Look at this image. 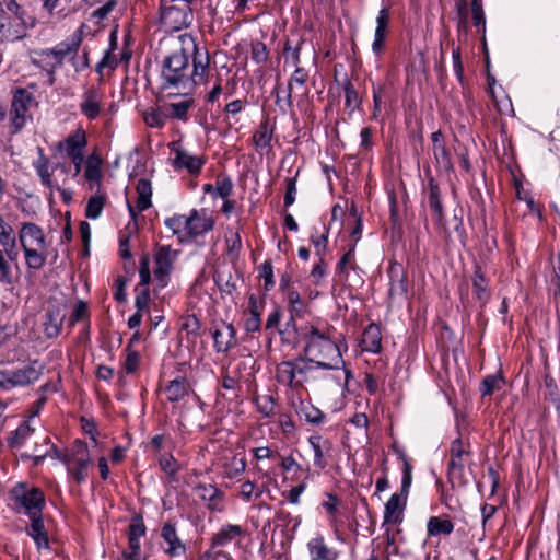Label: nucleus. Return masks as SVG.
Wrapping results in <instances>:
<instances>
[{
	"mask_svg": "<svg viewBox=\"0 0 560 560\" xmlns=\"http://www.w3.org/2000/svg\"><path fill=\"white\" fill-rule=\"evenodd\" d=\"M172 50L162 61L161 88L175 90V94L188 95L198 84L207 82L210 56L199 48L191 34L184 33L171 39Z\"/></svg>",
	"mask_w": 560,
	"mask_h": 560,
	"instance_id": "nucleus-1",
	"label": "nucleus"
},
{
	"mask_svg": "<svg viewBox=\"0 0 560 560\" xmlns=\"http://www.w3.org/2000/svg\"><path fill=\"white\" fill-rule=\"evenodd\" d=\"M299 338L304 342L303 353L325 371H343L345 386L351 372L345 369V361L337 343L331 339L328 329L320 330L313 324L306 323L299 329Z\"/></svg>",
	"mask_w": 560,
	"mask_h": 560,
	"instance_id": "nucleus-2",
	"label": "nucleus"
},
{
	"mask_svg": "<svg viewBox=\"0 0 560 560\" xmlns=\"http://www.w3.org/2000/svg\"><path fill=\"white\" fill-rule=\"evenodd\" d=\"M33 166L40 183L50 190V195H52L54 190H57L66 202L71 200L70 192L62 188L67 183L69 174V167L66 164L58 162L51 166L48 158L39 150V156L33 163Z\"/></svg>",
	"mask_w": 560,
	"mask_h": 560,
	"instance_id": "nucleus-3",
	"label": "nucleus"
},
{
	"mask_svg": "<svg viewBox=\"0 0 560 560\" xmlns=\"http://www.w3.org/2000/svg\"><path fill=\"white\" fill-rule=\"evenodd\" d=\"M400 458L404 463L401 494L394 493L385 504L384 523L387 524H397L401 521V513L412 482V466L404 453L400 454Z\"/></svg>",
	"mask_w": 560,
	"mask_h": 560,
	"instance_id": "nucleus-4",
	"label": "nucleus"
},
{
	"mask_svg": "<svg viewBox=\"0 0 560 560\" xmlns=\"http://www.w3.org/2000/svg\"><path fill=\"white\" fill-rule=\"evenodd\" d=\"M11 498L19 512L25 513L28 517L42 514L45 506V494L36 487L20 482L11 490Z\"/></svg>",
	"mask_w": 560,
	"mask_h": 560,
	"instance_id": "nucleus-5",
	"label": "nucleus"
},
{
	"mask_svg": "<svg viewBox=\"0 0 560 560\" xmlns=\"http://www.w3.org/2000/svg\"><path fill=\"white\" fill-rule=\"evenodd\" d=\"M428 205L433 212V217L438 228L440 229V232L444 235L445 238L451 237L452 229L458 234H462L463 222L459 218H457V215H454L448 224L444 222L443 206L441 202V190L438 183L432 177L429 179L428 184Z\"/></svg>",
	"mask_w": 560,
	"mask_h": 560,
	"instance_id": "nucleus-6",
	"label": "nucleus"
},
{
	"mask_svg": "<svg viewBox=\"0 0 560 560\" xmlns=\"http://www.w3.org/2000/svg\"><path fill=\"white\" fill-rule=\"evenodd\" d=\"M161 23L168 30L179 31L191 25L194 13L187 3L161 0Z\"/></svg>",
	"mask_w": 560,
	"mask_h": 560,
	"instance_id": "nucleus-7",
	"label": "nucleus"
},
{
	"mask_svg": "<svg viewBox=\"0 0 560 560\" xmlns=\"http://www.w3.org/2000/svg\"><path fill=\"white\" fill-rule=\"evenodd\" d=\"M468 452L460 439H455L450 447L448 480L453 487H463L468 483L465 472V457Z\"/></svg>",
	"mask_w": 560,
	"mask_h": 560,
	"instance_id": "nucleus-8",
	"label": "nucleus"
},
{
	"mask_svg": "<svg viewBox=\"0 0 560 560\" xmlns=\"http://www.w3.org/2000/svg\"><path fill=\"white\" fill-rule=\"evenodd\" d=\"M34 103L32 93L25 89H18L12 98L10 110V124L12 132H19L25 125L28 117V109Z\"/></svg>",
	"mask_w": 560,
	"mask_h": 560,
	"instance_id": "nucleus-9",
	"label": "nucleus"
},
{
	"mask_svg": "<svg viewBox=\"0 0 560 560\" xmlns=\"http://www.w3.org/2000/svg\"><path fill=\"white\" fill-rule=\"evenodd\" d=\"M82 43V30H77L68 39L60 42L54 48L44 49L40 56L44 59L52 58L51 69L59 68L68 56L75 55Z\"/></svg>",
	"mask_w": 560,
	"mask_h": 560,
	"instance_id": "nucleus-10",
	"label": "nucleus"
},
{
	"mask_svg": "<svg viewBox=\"0 0 560 560\" xmlns=\"http://www.w3.org/2000/svg\"><path fill=\"white\" fill-rule=\"evenodd\" d=\"M178 252L168 245L160 246L154 255L155 268L154 277L160 285L164 288L168 282V277L173 270Z\"/></svg>",
	"mask_w": 560,
	"mask_h": 560,
	"instance_id": "nucleus-11",
	"label": "nucleus"
},
{
	"mask_svg": "<svg viewBox=\"0 0 560 560\" xmlns=\"http://www.w3.org/2000/svg\"><path fill=\"white\" fill-rule=\"evenodd\" d=\"M388 275L390 280L388 301L390 304H401L408 295V282L404 268L399 264H393L388 269Z\"/></svg>",
	"mask_w": 560,
	"mask_h": 560,
	"instance_id": "nucleus-12",
	"label": "nucleus"
},
{
	"mask_svg": "<svg viewBox=\"0 0 560 560\" xmlns=\"http://www.w3.org/2000/svg\"><path fill=\"white\" fill-rule=\"evenodd\" d=\"M102 101L103 93L98 89L88 88L81 96V113L90 120L96 119L102 110Z\"/></svg>",
	"mask_w": 560,
	"mask_h": 560,
	"instance_id": "nucleus-13",
	"label": "nucleus"
},
{
	"mask_svg": "<svg viewBox=\"0 0 560 560\" xmlns=\"http://www.w3.org/2000/svg\"><path fill=\"white\" fill-rule=\"evenodd\" d=\"M214 221L208 215L205 209L190 210L188 214V235L189 238H195L203 235L213 229Z\"/></svg>",
	"mask_w": 560,
	"mask_h": 560,
	"instance_id": "nucleus-14",
	"label": "nucleus"
},
{
	"mask_svg": "<svg viewBox=\"0 0 560 560\" xmlns=\"http://www.w3.org/2000/svg\"><path fill=\"white\" fill-rule=\"evenodd\" d=\"M9 374L13 387L28 386L40 377L43 374V366L37 361H34L23 368L9 371Z\"/></svg>",
	"mask_w": 560,
	"mask_h": 560,
	"instance_id": "nucleus-15",
	"label": "nucleus"
},
{
	"mask_svg": "<svg viewBox=\"0 0 560 560\" xmlns=\"http://www.w3.org/2000/svg\"><path fill=\"white\" fill-rule=\"evenodd\" d=\"M293 362L296 370L300 387L310 381H318L320 378H325L319 374V370H322L320 366L311 361L310 358H307L304 353L303 355H300L293 360Z\"/></svg>",
	"mask_w": 560,
	"mask_h": 560,
	"instance_id": "nucleus-16",
	"label": "nucleus"
},
{
	"mask_svg": "<svg viewBox=\"0 0 560 560\" xmlns=\"http://www.w3.org/2000/svg\"><path fill=\"white\" fill-rule=\"evenodd\" d=\"M214 348L218 352H228L236 345V330L232 324L224 322L218 326L213 334Z\"/></svg>",
	"mask_w": 560,
	"mask_h": 560,
	"instance_id": "nucleus-17",
	"label": "nucleus"
},
{
	"mask_svg": "<svg viewBox=\"0 0 560 560\" xmlns=\"http://www.w3.org/2000/svg\"><path fill=\"white\" fill-rule=\"evenodd\" d=\"M86 147V135L83 129H77L73 133L58 143V149L68 158L81 155Z\"/></svg>",
	"mask_w": 560,
	"mask_h": 560,
	"instance_id": "nucleus-18",
	"label": "nucleus"
},
{
	"mask_svg": "<svg viewBox=\"0 0 560 560\" xmlns=\"http://www.w3.org/2000/svg\"><path fill=\"white\" fill-rule=\"evenodd\" d=\"M136 191L138 195L137 205L133 207L128 202V210L132 218L137 217V211L142 212L151 207L152 186L150 180L140 178L136 185Z\"/></svg>",
	"mask_w": 560,
	"mask_h": 560,
	"instance_id": "nucleus-19",
	"label": "nucleus"
},
{
	"mask_svg": "<svg viewBox=\"0 0 560 560\" xmlns=\"http://www.w3.org/2000/svg\"><path fill=\"white\" fill-rule=\"evenodd\" d=\"M197 495L206 502L207 508L211 511L223 510V492L214 485L200 483L196 488Z\"/></svg>",
	"mask_w": 560,
	"mask_h": 560,
	"instance_id": "nucleus-20",
	"label": "nucleus"
},
{
	"mask_svg": "<svg viewBox=\"0 0 560 560\" xmlns=\"http://www.w3.org/2000/svg\"><path fill=\"white\" fill-rule=\"evenodd\" d=\"M161 536L168 545V548L165 549V552L170 557H177L186 552V546L178 537L174 524L170 522L165 523L162 527Z\"/></svg>",
	"mask_w": 560,
	"mask_h": 560,
	"instance_id": "nucleus-21",
	"label": "nucleus"
},
{
	"mask_svg": "<svg viewBox=\"0 0 560 560\" xmlns=\"http://www.w3.org/2000/svg\"><path fill=\"white\" fill-rule=\"evenodd\" d=\"M307 78V72L303 68L298 67L294 70L289 80L288 93L285 95V102L288 106L292 105L293 94H295V96H305L307 94V88L305 85Z\"/></svg>",
	"mask_w": 560,
	"mask_h": 560,
	"instance_id": "nucleus-22",
	"label": "nucleus"
},
{
	"mask_svg": "<svg viewBox=\"0 0 560 560\" xmlns=\"http://www.w3.org/2000/svg\"><path fill=\"white\" fill-rule=\"evenodd\" d=\"M20 242L22 248L46 246L42 229L34 223L23 224L20 232Z\"/></svg>",
	"mask_w": 560,
	"mask_h": 560,
	"instance_id": "nucleus-23",
	"label": "nucleus"
},
{
	"mask_svg": "<svg viewBox=\"0 0 560 560\" xmlns=\"http://www.w3.org/2000/svg\"><path fill=\"white\" fill-rule=\"evenodd\" d=\"M389 25V10L383 8L380 10L376 16V28L374 34V40L372 43V50L375 54H380L383 50L384 40L386 38L387 28Z\"/></svg>",
	"mask_w": 560,
	"mask_h": 560,
	"instance_id": "nucleus-24",
	"label": "nucleus"
},
{
	"mask_svg": "<svg viewBox=\"0 0 560 560\" xmlns=\"http://www.w3.org/2000/svg\"><path fill=\"white\" fill-rule=\"evenodd\" d=\"M276 380L278 383L291 388H301L293 360L282 361L277 365Z\"/></svg>",
	"mask_w": 560,
	"mask_h": 560,
	"instance_id": "nucleus-25",
	"label": "nucleus"
},
{
	"mask_svg": "<svg viewBox=\"0 0 560 560\" xmlns=\"http://www.w3.org/2000/svg\"><path fill=\"white\" fill-rule=\"evenodd\" d=\"M168 118L178 119L182 121L188 120V113L195 106V100L188 95L179 102L164 104Z\"/></svg>",
	"mask_w": 560,
	"mask_h": 560,
	"instance_id": "nucleus-26",
	"label": "nucleus"
},
{
	"mask_svg": "<svg viewBox=\"0 0 560 560\" xmlns=\"http://www.w3.org/2000/svg\"><path fill=\"white\" fill-rule=\"evenodd\" d=\"M244 533L243 527L240 525L225 524L215 535H213L211 546L212 548L224 547L235 538L242 537Z\"/></svg>",
	"mask_w": 560,
	"mask_h": 560,
	"instance_id": "nucleus-27",
	"label": "nucleus"
},
{
	"mask_svg": "<svg viewBox=\"0 0 560 560\" xmlns=\"http://www.w3.org/2000/svg\"><path fill=\"white\" fill-rule=\"evenodd\" d=\"M308 443L314 452V466L324 469L327 465L325 460V453L330 451L331 443L327 439H323L322 435H311Z\"/></svg>",
	"mask_w": 560,
	"mask_h": 560,
	"instance_id": "nucleus-28",
	"label": "nucleus"
},
{
	"mask_svg": "<svg viewBox=\"0 0 560 560\" xmlns=\"http://www.w3.org/2000/svg\"><path fill=\"white\" fill-rule=\"evenodd\" d=\"M362 349L368 352L376 353L382 348V335L380 328L371 324L369 325L363 334L361 340Z\"/></svg>",
	"mask_w": 560,
	"mask_h": 560,
	"instance_id": "nucleus-29",
	"label": "nucleus"
},
{
	"mask_svg": "<svg viewBox=\"0 0 560 560\" xmlns=\"http://www.w3.org/2000/svg\"><path fill=\"white\" fill-rule=\"evenodd\" d=\"M103 161L98 155H90L85 161L84 178L90 183V188L93 189V185H101L103 177L102 171Z\"/></svg>",
	"mask_w": 560,
	"mask_h": 560,
	"instance_id": "nucleus-30",
	"label": "nucleus"
},
{
	"mask_svg": "<svg viewBox=\"0 0 560 560\" xmlns=\"http://www.w3.org/2000/svg\"><path fill=\"white\" fill-rule=\"evenodd\" d=\"M275 127L268 119L260 121L258 128L253 136V142L257 150L270 149L271 139L273 136Z\"/></svg>",
	"mask_w": 560,
	"mask_h": 560,
	"instance_id": "nucleus-31",
	"label": "nucleus"
},
{
	"mask_svg": "<svg viewBox=\"0 0 560 560\" xmlns=\"http://www.w3.org/2000/svg\"><path fill=\"white\" fill-rule=\"evenodd\" d=\"M205 160L201 156L190 155L188 152L178 151L174 159V166L177 168H186L191 174L200 172Z\"/></svg>",
	"mask_w": 560,
	"mask_h": 560,
	"instance_id": "nucleus-32",
	"label": "nucleus"
},
{
	"mask_svg": "<svg viewBox=\"0 0 560 560\" xmlns=\"http://www.w3.org/2000/svg\"><path fill=\"white\" fill-rule=\"evenodd\" d=\"M190 386L186 378L177 377L165 386L164 393L166 395V399L171 402H176L182 400L185 396L188 395Z\"/></svg>",
	"mask_w": 560,
	"mask_h": 560,
	"instance_id": "nucleus-33",
	"label": "nucleus"
},
{
	"mask_svg": "<svg viewBox=\"0 0 560 560\" xmlns=\"http://www.w3.org/2000/svg\"><path fill=\"white\" fill-rule=\"evenodd\" d=\"M312 560H336L337 555L325 544L322 536L311 539L307 544Z\"/></svg>",
	"mask_w": 560,
	"mask_h": 560,
	"instance_id": "nucleus-34",
	"label": "nucleus"
},
{
	"mask_svg": "<svg viewBox=\"0 0 560 560\" xmlns=\"http://www.w3.org/2000/svg\"><path fill=\"white\" fill-rule=\"evenodd\" d=\"M30 518L32 521V524L30 528H27V534L34 539L38 548H48L49 539L44 526L42 514L35 515L34 517Z\"/></svg>",
	"mask_w": 560,
	"mask_h": 560,
	"instance_id": "nucleus-35",
	"label": "nucleus"
},
{
	"mask_svg": "<svg viewBox=\"0 0 560 560\" xmlns=\"http://www.w3.org/2000/svg\"><path fill=\"white\" fill-rule=\"evenodd\" d=\"M165 225L177 236L179 242H184L189 238L188 235V215L174 214L165 219Z\"/></svg>",
	"mask_w": 560,
	"mask_h": 560,
	"instance_id": "nucleus-36",
	"label": "nucleus"
},
{
	"mask_svg": "<svg viewBox=\"0 0 560 560\" xmlns=\"http://www.w3.org/2000/svg\"><path fill=\"white\" fill-rule=\"evenodd\" d=\"M472 288L474 294L476 298L483 304L490 298V292L488 288V281L485 278V275L481 271L480 266L476 265L475 272L472 277Z\"/></svg>",
	"mask_w": 560,
	"mask_h": 560,
	"instance_id": "nucleus-37",
	"label": "nucleus"
},
{
	"mask_svg": "<svg viewBox=\"0 0 560 560\" xmlns=\"http://www.w3.org/2000/svg\"><path fill=\"white\" fill-rule=\"evenodd\" d=\"M90 464L91 459L88 455L75 457L69 463L68 470L78 483L85 481Z\"/></svg>",
	"mask_w": 560,
	"mask_h": 560,
	"instance_id": "nucleus-38",
	"label": "nucleus"
},
{
	"mask_svg": "<svg viewBox=\"0 0 560 560\" xmlns=\"http://www.w3.org/2000/svg\"><path fill=\"white\" fill-rule=\"evenodd\" d=\"M454 530V524L448 518L431 516L427 523L429 536L450 535Z\"/></svg>",
	"mask_w": 560,
	"mask_h": 560,
	"instance_id": "nucleus-39",
	"label": "nucleus"
},
{
	"mask_svg": "<svg viewBox=\"0 0 560 560\" xmlns=\"http://www.w3.org/2000/svg\"><path fill=\"white\" fill-rule=\"evenodd\" d=\"M25 254V260L28 268L32 269H40L47 258V247L38 246V247H28L23 248Z\"/></svg>",
	"mask_w": 560,
	"mask_h": 560,
	"instance_id": "nucleus-40",
	"label": "nucleus"
},
{
	"mask_svg": "<svg viewBox=\"0 0 560 560\" xmlns=\"http://www.w3.org/2000/svg\"><path fill=\"white\" fill-rule=\"evenodd\" d=\"M34 429L31 428L26 421H24L14 431L10 432V435L7 438V443L11 448H19L32 435Z\"/></svg>",
	"mask_w": 560,
	"mask_h": 560,
	"instance_id": "nucleus-41",
	"label": "nucleus"
},
{
	"mask_svg": "<svg viewBox=\"0 0 560 560\" xmlns=\"http://www.w3.org/2000/svg\"><path fill=\"white\" fill-rule=\"evenodd\" d=\"M435 166L440 172L450 173L454 170L452 155L446 145L432 148Z\"/></svg>",
	"mask_w": 560,
	"mask_h": 560,
	"instance_id": "nucleus-42",
	"label": "nucleus"
},
{
	"mask_svg": "<svg viewBox=\"0 0 560 560\" xmlns=\"http://www.w3.org/2000/svg\"><path fill=\"white\" fill-rule=\"evenodd\" d=\"M260 325L261 319L257 301L254 295H250L248 303V317L245 320L244 328L247 332H256L260 329Z\"/></svg>",
	"mask_w": 560,
	"mask_h": 560,
	"instance_id": "nucleus-43",
	"label": "nucleus"
},
{
	"mask_svg": "<svg viewBox=\"0 0 560 560\" xmlns=\"http://www.w3.org/2000/svg\"><path fill=\"white\" fill-rule=\"evenodd\" d=\"M285 298L290 305V314L292 317L303 318L307 311V305L302 300L300 293L294 289H289Z\"/></svg>",
	"mask_w": 560,
	"mask_h": 560,
	"instance_id": "nucleus-44",
	"label": "nucleus"
},
{
	"mask_svg": "<svg viewBox=\"0 0 560 560\" xmlns=\"http://www.w3.org/2000/svg\"><path fill=\"white\" fill-rule=\"evenodd\" d=\"M167 118L164 105L159 108H149L143 113L144 122L151 128H162L166 124Z\"/></svg>",
	"mask_w": 560,
	"mask_h": 560,
	"instance_id": "nucleus-45",
	"label": "nucleus"
},
{
	"mask_svg": "<svg viewBox=\"0 0 560 560\" xmlns=\"http://www.w3.org/2000/svg\"><path fill=\"white\" fill-rule=\"evenodd\" d=\"M0 245L8 258L13 261L16 259L18 253L15 250V237L13 235V229L8 225L7 229L0 230Z\"/></svg>",
	"mask_w": 560,
	"mask_h": 560,
	"instance_id": "nucleus-46",
	"label": "nucleus"
},
{
	"mask_svg": "<svg viewBox=\"0 0 560 560\" xmlns=\"http://www.w3.org/2000/svg\"><path fill=\"white\" fill-rule=\"evenodd\" d=\"M257 410L266 418L275 413L276 400L270 395H257L254 398Z\"/></svg>",
	"mask_w": 560,
	"mask_h": 560,
	"instance_id": "nucleus-47",
	"label": "nucleus"
},
{
	"mask_svg": "<svg viewBox=\"0 0 560 560\" xmlns=\"http://www.w3.org/2000/svg\"><path fill=\"white\" fill-rule=\"evenodd\" d=\"M504 383L502 374L487 375L480 385V392L482 396H490L494 390L500 389Z\"/></svg>",
	"mask_w": 560,
	"mask_h": 560,
	"instance_id": "nucleus-48",
	"label": "nucleus"
},
{
	"mask_svg": "<svg viewBox=\"0 0 560 560\" xmlns=\"http://www.w3.org/2000/svg\"><path fill=\"white\" fill-rule=\"evenodd\" d=\"M105 205V198L101 195L93 196L89 199L86 208H85V215L89 219L95 220L97 219L103 211Z\"/></svg>",
	"mask_w": 560,
	"mask_h": 560,
	"instance_id": "nucleus-49",
	"label": "nucleus"
},
{
	"mask_svg": "<svg viewBox=\"0 0 560 560\" xmlns=\"http://www.w3.org/2000/svg\"><path fill=\"white\" fill-rule=\"evenodd\" d=\"M5 253L0 249V283L3 285L13 284V271L10 259L5 257Z\"/></svg>",
	"mask_w": 560,
	"mask_h": 560,
	"instance_id": "nucleus-50",
	"label": "nucleus"
},
{
	"mask_svg": "<svg viewBox=\"0 0 560 560\" xmlns=\"http://www.w3.org/2000/svg\"><path fill=\"white\" fill-rule=\"evenodd\" d=\"M246 468V462L243 457L234 456L230 463L225 465V476L228 478H235L241 475Z\"/></svg>",
	"mask_w": 560,
	"mask_h": 560,
	"instance_id": "nucleus-51",
	"label": "nucleus"
},
{
	"mask_svg": "<svg viewBox=\"0 0 560 560\" xmlns=\"http://www.w3.org/2000/svg\"><path fill=\"white\" fill-rule=\"evenodd\" d=\"M472 23L476 27H481L482 33L486 30V16L481 0H471Z\"/></svg>",
	"mask_w": 560,
	"mask_h": 560,
	"instance_id": "nucleus-52",
	"label": "nucleus"
},
{
	"mask_svg": "<svg viewBox=\"0 0 560 560\" xmlns=\"http://www.w3.org/2000/svg\"><path fill=\"white\" fill-rule=\"evenodd\" d=\"M269 52L262 42L252 43L250 57L256 63H264L268 60Z\"/></svg>",
	"mask_w": 560,
	"mask_h": 560,
	"instance_id": "nucleus-53",
	"label": "nucleus"
},
{
	"mask_svg": "<svg viewBox=\"0 0 560 560\" xmlns=\"http://www.w3.org/2000/svg\"><path fill=\"white\" fill-rule=\"evenodd\" d=\"M159 464H160L161 469L172 478H174L176 476V474L179 469L178 463L172 455L162 456L160 458Z\"/></svg>",
	"mask_w": 560,
	"mask_h": 560,
	"instance_id": "nucleus-54",
	"label": "nucleus"
},
{
	"mask_svg": "<svg viewBox=\"0 0 560 560\" xmlns=\"http://www.w3.org/2000/svg\"><path fill=\"white\" fill-rule=\"evenodd\" d=\"M145 535V525L142 518H133L129 525V535L128 540H140L142 536Z\"/></svg>",
	"mask_w": 560,
	"mask_h": 560,
	"instance_id": "nucleus-55",
	"label": "nucleus"
},
{
	"mask_svg": "<svg viewBox=\"0 0 560 560\" xmlns=\"http://www.w3.org/2000/svg\"><path fill=\"white\" fill-rule=\"evenodd\" d=\"M260 277L264 279L265 290H270L273 284V268L270 260H266L260 267Z\"/></svg>",
	"mask_w": 560,
	"mask_h": 560,
	"instance_id": "nucleus-56",
	"label": "nucleus"
},
{
	"mask_svg": "<svg viewBox=\"0 0 560 560\" xmlns=\"http://www.w3.org/2000/svg\"><path fill=\"white\" fill-rule=\"evenodd\" d=\"M233 189L232 180L229 177L217 180L214 192L217 196L226 199Z\"/></svg>",
	"mask_w": 560,
	"mask_h": 560,
	"instance_id": "nucleus-57",
	"label": "nucleus"
},
{
	"mask_svg": "<svg viewBox=\"0 0 560 560\" xmlns=\"http://www.w3.org/2000/svg\"><path fill=\"white\" fill-rule=\"evenodd\" d=\"M125 560H143L140 552V540H128V549L122 552Z\"/></svg>",
	"mask_w": 560,
	"mask_h": 560,
	"instance_id": "nucleus-58",
	"label": "nucleus"
},
{
	"mask_svg": "<svg viewBox=\"0 0 560 560\" xmlns=\"http://www.w3.org/2000/svg\"><path fill=\"white\" fill-rule=\"evenodd\" d=\"M345 103L347 107L358 106L360 104L358 92L351 82L347 81L345 84Z\"/></svg>",
	"mask_w": 560,
	"mask_h": 560,
	"instance_id": "nucleus-59",
	"label": "nucleus"
},
{
	"mask_svg": "<svg viewBox=\"0 0 560 560\" xmlns=\"http://www.w3.org/2000/svg\"><path fill=\"white\" fill-rule=\"evenodd\" d=\"M302 411L305 420L312 424H319L324 421V413L313 406L305 407Z\"/></svg>",
	"mask_w": 560,
	"mask_h": 560,
	"instance_id": "nucleus-60",
	"label": "nucleus"
},
{
	"mask_svg": "<svg viewBox=\"0 0 560 560\" xmlns=\"http://www.w3.org/2000/svg\"><path fill=\"white\" fill-rule=\"evenodd\" d=\"M300 50H301L300 46L291 47L290 43L287 42L284 49H283L285 62L290 61L292 63V66L298 68L299 63H300Z\"/></svg>",
	"mask_w": 560,
	"mask_h": 560,
	"instance_id": "nucleus-61",
	"label": "nucleus"
},
{
	"mask_svg": "<svg viewBox=\"0 0 560 560\" xmlns=\"http://www.w3.org/2000/svg\"><path fill=\"white\" fill-rule=\"evenodd\" d=\"M127 351H128V353H127L124 366H125V371L128 374H131V373L136 372L139 366L140 355L137 351H133V350H127Z\"/></svg>",
	"mask_w": 560,
	"mask_h": 560,
	"instance_id": "nucleus-62",
	"label": "nucleus"
},
{
	"mask_svg": "<svg viewBox=\"0 0 560 560\" xmlns=\"http://www.w3.org/2000/svg\"><path fill=\"white\" fill-rule=\"evenodd\" d=\"M118 62L115 56L110 54V51H106L101 61L96 65V72L102 74L105 68H109L114 70L117 67Z\"/></svg>",
	"mask_w": 560,
	"mask_h": 560,
	"instance_id": "nucleus-63",
	"label": "nucleus"
},
{
	"mask_svg": "<svg viewBox=\"0 0 560 560\" xmlns=\"http://www.w3.org/2000/svg\"><path fill=\"white\" fill-rule=\"evenodd\" d=\"M139 277H140V285H142L144 289L150 283L151 273L149 268V258L147 256H143L140 261V269H139Z\"/></svg>",
	"mask_w": 560,
	"mask_h": 560,
	"instance_id": "nucleus-64",
	"label": "nucleus"
}]
</instances>
